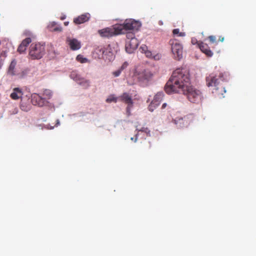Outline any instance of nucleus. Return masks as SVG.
Masks as SVG:
<instances>
[{
  "label": "nucleus",
  "mask_w": 256,
  "mask_h": 256,
  "mask_svg": "<svg viewBox=\"0 0 256 256\" xmlns=\"http://www.w3.org/2000/svg\"><path fill=\"white\" fill-rule=\"evenodd\" d=\"M26 48L24 45L20 44L19 46L18 51L20 52V53H22L25 52L26 50Z\"/></svg>",
  "instance_id": "nucleus-31"
},
{
  "label": "nucleus",
  "mask_w": 256,
  "mask_h": 256,
  "mask_svg": "<svg viewBox=\"0 0 256 256\" xmlns=\"http://www.w3.org/2000/svg\"><path fill=\"white\" fill-rule=\"evenodd\" d=\"M116 29L120 34L124 33V30H138L141 26V24L133 19L126 20L123 24H116Z\"/></svg>",
  "instance_id": "nucleus-4"
},
{
  "label": "nucleus",
  "mask_w": 256,
  "mask_h": 256,
  "mask_svg": "<svg viewBox=\"0 0 256 256\" xmlns=\"http://www.w3.org/2000/svg\"><path fill=\"white\" fill-rule=\"evenodd\" d=\"M32 42V39L30 38H27L24 40L21 44L24 45L26 48H27L28 45Z\"/></svg>",
  "instance_id": "nucleus-26"
},
{
  "label": "nucleus",
  "mask_w": 256,
  "mask_h": 256,
  "mask_svg": "<svg viewBox=\"0 0 256 256\" xmlns=\"http://www.w3.org/2000/svg\"><path fill=\"white\" fill-rule=\"evenodd\" d=\"M152 144L150 142L144 140L142 143V148L143 150L147 151L150 149Z\"/></svg>",
  "instance_id": "nucleus-21"
},
{
  "label": "nucleus",
  "mask_w": 256,
  "mask_h": 256,
  "mask_svg": "<svg viewBox=\"0 0 256 256\" xmlns=\"http://www.w3.org/2000/svg\"><path fill=\"white\" fill-rule=\"evenodd\" d=\"M121 72H122V71L120 69H118V70L112 72V74L114 76L118 77L120 75Z\"/></svg>",
  "instance_id": "nucleus-33"
},
{
  "label": "nucleus",
  "mask_w": 256,
  "mask_h": 256,
  "mask_svg": "<svg viewBox=\"0 0 256 256\" xmlns=\"http://www.w3.org/2000/svg\"><path fill=\"white\" fill-rule=\"evenodd\" d=\"M172 34L174 36H178L184 37L186 36V33L184 32H180V30L178 28H176L173 30Z\"/></svg>",
  "instance_id": "nucleus-24"
},
{
  "label": "nucleus",
  "mask_w": 256,
  "mask_h": 256,
  "mask_svg": "<svg viewBox=\"0 0 256 256\" xmlns=\"http://www.w3.org/2000/svg\"><path fill=\"white\" fill-rule=\"evenodd\" d=\"M90 18V14L86 13L79 16L74 20V22L76 24H80L88 22Z\"/></svg>",
  "instance_id": "nucleus-15"
},
{
  "label": "nucleus",
  "mask_w": 256,
  "mask_h": 256,
  "mask_svg": "<svg viewBox=\"0 0 256 256\" xmlns=\"http://www.w3.org/2000/svg\"><path fill=\"white\" fill-rule=\"evenodd\" d=\"M131 140H134V138H131Z\"/></svg>",
  "instance_id": "nucleus-43"
},
{
  "label": "nucleus",
  "mask_w": 256,
  "mask_h": 256,
  "mask_svg": "<svg viewBox=\"0 0 256 256\" xmlns=\"http://www.w3.org/2000/svg\"><path fill=\"white\" fill-rule=\"evenodd\" d=\"M52 92L49 90H44L42 94V96L45 98L44 99L48 101V100L50 99L52 96Z\"/></svg>",
  "instance_id": "nucleus-22"
},
{
  "label": "nucleus",
  "mask_w": 256,
  "mask_h": 256,
  "mask_svg": "<svg viewBox=\"0 0 256 256\" xmlns=\"http://www.w3.org/2000/svg\"><path fill=\"white\" fill-rule=\"evenodd\" d=\"M60 122L58 121V120H57V124H59Z\"/></svg>",
  "instance_id": "nucleus-42"
},
{
  "label": "nucleus",
  "mask_w": 256,
  "mask_h": 256,
  "mask_svg": "<svg viewBox=\"0 0 256 256\" xmlns=\"http://www.w3.org/2000/svg\"><path fill=\"white\" fill-rule=\"evenodd\" d=\"M224 37H223V36H220L219 37V40H220V42H224Z\"/></svg>",
  "instance_id": "nucleus-36"
},
{
  "label": "nucleus",
  "mask_w": 256,
  "mask_h": 256,
  "mask_svg": "<svg viewBox=\"0 0 256 256\" xmlns=\"http://www.w3.org/2000/svg\"><path fill=\"white\" fill-rule=\"evenodd\" d=\"M169 44L171 46V50L174 59L180 60L182 57L183 47L177 40L171 39L169 41Z\"/></svg>",
  "instance_id": "nucleus-6"
},
{
  "label": "nucleus",
  "mask_w": 256,
  "mask_h": 256,
  "mask_svg": "<svg viewBox=\"0 0 256 256\" xmlns=\"http://www.w3.org/2000/svg\"><path fill=\"white\" fill-rule=\"evenodd\" d=\"M180 94L186 95L188 100L192 102L199 103L202 101V95L200 91L190 84L186 88L184 92H182Z\"/></svg>",
  "instance_id": "nucleus-3"
},
{
  "label": "nucleus",
  "mask_w": 256,
  "mask_h": 256,
  "mask_svg": "<svg viewBox=\"0 0 256 256\" xmlns=\"http://www.w3.org/2000/svg\"><path fill=\"white\" fill-rule=\"evenodd\" d=\"M138 78L140 82L144 83H148L152 80L153 74L150 71L144 70L140 72L137 74Z\"/></svg>",
  "instance_id": "nucleus-10"
},
{
  "label": "nucleus",
  "mask_w": 256,
  "mask_h": 256,
  "mask_svg": "<svg viewBox=\"0 0 256 256\" xmlns=\"http://www.w3.org/2000/svg\"><path fill=\"white\" fill-rule=\"evenodd\" d=\"M218 77L216 74H212L206 78V83L208 87L214 86L212 94L216 96L221 98L224 97V94L226 92V90L225 87L220 84V80L222 81L226 80L228 75L226 72H220Z\"/></svg>",
  "instance_id": "nucleus-2"
},
{
  "label": "nucleus",
  "mask_w": 256,
  "mask_h": 256,
  "mask_svg": "<svg viewBox=\"0 0 256 256\" xmlns=\"http://www.w3.org/2000/svg\"><path fill=\"white\" fill-rule=\"evenodd\" d=\"M144 54L147 58H152V52L148 50L146 52H144Z\"/></svg>",
  "instance_id": "nucleus-35"
},
{
  "label": "nucleus",
  "mask_w": 256,
  "mask_h": 256,
  "mask_svg": "<svg viewBox=\"0 0 256 256\" xmlns=\"http://www.w3.org/2000/svg\"><path fill=\"white\" fill-rule=\"evenodd\" d=\"M106 48L102 46L98 47L95 51L99 55V56H103V55L105 52Z\"/></svg>",
  "instance_id": "nucleus-23"
},
{
  "label": "nucleus",
  "mask_w": 256,
  "mask_h": 256,
  "mask_svg": "<svg viewBox=\"0 0 256 256\" xmlns=\"http://www.w3.org/2000/svg\"><path fill=\"white\" fill-rule=\"evenodd\" d=\"M189 72L186 68L175 70L166 84L165 91L168 94L181 93L190 84Z\"/></svg>",
  "instance_id": "nucleus-1"
},
{
  "label": "nucleus",
  "mask_w": 256,
  "mask_h": 256,
  "mask_svg": "<svg viewBox=\"0 0 256 256\" xmlns=\"http://www.w3.org/2000/svg\"><path fill=\"white\" fill-rule=\"evenodd\" d=\"M70 77L84 88L90 86V82L82 78L76 71H72L70 74Z\"/></svg>",
  "instance_id": "nucleus-9"
},
{
  "label": "nucleus",
  "mask_w": 256,
  "mask_h": 256,
  "mask_svg": "<svg viewBox=\"0 0 256 256\" xmlns=\"http://www.w3.org/2000/svg\"><path fill=\"white\" fill-rule=\"evenodd\" d=\"M198 45L200 50L208 56L210 57L212 56L213 53L210 50L209 46L207 44L202 42H200L198 43Z\"/></svg>",
  "instance_id": "nucleus-16"
},
{
  "label": "nucleus",
  "mask_w": 256,
  "mask_h": 256,
  "mask_svg": "<svg viewBox=\"0 0 256 256\" xmlns=\"http://www.w3.org/2000/svg\"><path fill=\"white\" fill-rule=\"evenodd\" d=\"M45 54L44 45L40 43L32 44L30 48L29 55L33 59H40Z\"/></svg>",
  "instance_id": "nucleus-5"
},
{
  "label": "nucleus",
  "mask_w": 256,
  "mask_h": 256,
  "mask_svg": "<svg viewBox=\"0 0 256 256\" xmlns=\"http://www.w3.org/2000/svg\"><path fill=\"white\" fill-rule=\"evenodd\" d=\"M16 60H12L9 66L8 73L12 76L16 75L18 74L16 70Z\"/></svg>",
  "instance_id": "nucleus-18"
},
{
  "label": "nucleus",
  "mask_w": 256,
  "mask_h": 256,
  "mask_svg": "<svg viewBox=\"0 0 256 256\" xmlns=\"http://www.w3.org/2000/svg\"><path fill=\"white\" fill-rule=\"evenodd\" d=\"M118 98L120 101L124 102L128 104L126 110L127 112H129L131 108L133 105V102L131 96H130L128 94L124 92L122 94L118 97Z\"/></svg>",
  "instance_id": "nucleus-12"
},
{
  "label": "nucleus",
  "mask_w": 256,
  "mask_h": 256,
  "mask_svg": "<svg viewBox=\"0 0 256 256\" xmlns=\"http://www.w3.org/2000/svg\"><path fill=\"white\" fill-rule=\"evenodd\" d=\"M128 66V63L127 62H124L120 68H119L122 72Z\"/></svg>",
  "instance_id": "nucleus-34"
},
{
  "label": "nucleus",
  "mask_w": 256,
  "mask_h": 256,
  "mask_svg": "<svg viewBox=\"0 0 256 256\" xmlns=\"http://www.w3.org/2000/svg\"><path fill=\"white\" fill-rule=\"evenodd\" d=\"M192 122L191 116H186L183 117L178 116L173 120L174 124L178 128L188 126Z\"/></svg>",
  "instance_id": "nucleus-8"
},
{
  "label": "nucleus",
  "mask_w": 256,
  "mask_h": 256,
  "mask_svg": "<svg viewBox=\"0 0 256 256\" xmlns=\"http://www.w3.org/2000/svg\"><path fill=\"white\" fill-rule=\"evenodd\" d=\"M139 50L141 52L144 53L148 50V46L146 45L143 44L140 48Z\"/></svg>",
  "instance_id": "nucleus-32"
},
{
  "label": "nucleus",
  "mask_w": 256,
  "mask_h": 256,
  "mask_svg": "<svg viewBox=\"0 0 256 256\" xmlns=\"http://www.w3.org/2000/svg\"><path fill=\"white\" fill-rule=\"evenodd\" d=\"M70 49L72 50H79L81 47L80 42L76 38H68L66 40Z\"/></svg>",
  "instance_id": "nucleus-14"
},
{
  "label": "nucleus",
  "mask_w": 256,
  "mask_h": 256,
  "mask_svg": "<svg viewBox=\"0 0 256 256\" xmlns=\"http://www.w3.org/2000/svg\"><path fill=\"white\" fill-rule=\"evenodd\" d=\"M42 96L37 94H34L32 95V102L33 104L38 106H43L46 105L48 102Z\"/></svg>",
  "instance_id": "nucleus-11"
},
{
  "label": "nucleus",
  "mask_w": 256,
  "mask_h": 256,
  "mask_svg": "<svg viewBox=\"0 0 256 256\" xmlns=\"http://www.w3.org/2000/svg\"><path fill=\"white\" fill-rule=\"evenodd\" d=\"M137 140H138L137 135H136V138H134V142H136L137 141Z\"/></svg>",
  "instance_id": "nucleus-39"
},
{
  "label": "nucleus",
  "mask_w": 256,
  "mask_h": 256,
  "mask_svg": "<svg viewBox=\"0 0 256 256\" xmlns=\"http://www.w3.org/2000/svg\"><path fill=\"white\" fill-rule=\"evenodd\" d=\"M49 30L51 32H60L62 30V28L60 25L58 24L56 22H50L48 26Z\"/></svg>",
  "instance_id": "nucleus-19"
},
{
  "label": "nucleus",
  "mask_w": 256,
  "mask_h": 256,
  "mask_svg": "<svg viewBox=\"0 0 256 256\" xmlns=\"http://www.w3.org/2000/svg\"><path fill=\"white\" fill-rule=\"evenodd\" d=\"M166 103H164L162 104V109L166 107Z\"/></svg>",
  "instance_id": "nucleus-37"
},
{
  "label": "nucleus",
  "mask_w": 256,
  "mask_h": 256,
  "mask_svg": "<svg viewBox=\"0 0 256 256\" xmlns=\"http://www.w3.org/2000/svg\"><path fill=\"white\" fill-rule=\"evenodd\" d=\"M64 18V17H62V18H61V20H63Z\"/></svg>",
  "instance_id": "nucleus-41"
},
{
  "label": "nucleus",
  "mask_w": 256,
  "mask_h": 256,
  "mask_svg": "<svg viewBox=\"0 0 256 256\" xmlns=\"http://www.w3.org/2000/svg\"><path fill=\"white\" fill-rule=\"evenodd\" d=\"M138 45V40L133 38L132 40H126V50L128 53L132 52L133 50H136Z\"/></svg>",
  "instance_id": "nucleus-13"
},
{
  "label": "nucleus",
  "mask_w": 256,
  "mask_h": 256,
  "mask_svg": "<svg viewBox=\"0 0 256 256\" xmlns=\"http://www.w3.org/2000/svg\"><path fill=\"white\" fill-rule=\"evenodd\" d=\"M21 108H22V110H26V109H25V108H23V106H22V104H21Z\"/></svg>",
  "instance_id": "nucleus-40"
},
{
  "label": "nucleus",
  "mask_w": 256,
  "mask_h": 256,
  "mask_svg": "<svg viewBox=\"0 0 256 256\" xmlns=\"http://www.w3.org/2000/svg\"><path fill=\"white\" fill-rule=\"evenodd\" d=\"M76 60L81 63H84L88 61L87 58H84L82 55L78 54L77 56Z\"/></svg>",
  "instance_id": "nucleus-28"
},
{
  "label": "nucleus",
  "mask_w": 256,
  "mask_h": 256,
  "mask_svg": "<svg viewBox=\"0 0 256 256\" xmlns=\"http://www.w3.org/2000/svg\"><path fill=\"white\" fill-rule=\"evenodd\" d=\"M23 95V92L22 88H15L12 90V92L10 94L12 99L16 100L21 98Z\"/></svg>",
  "instance_id": "nucleus-17"
},
{
  "label": "nucleus",
  "mask_w": 256,
  "mask_h": 256,
  "mask_svg": "<svg viewBox=\"0 0 256 256\" xmlns=\"http://www.w3.org/2000/svg\"><path fill=\"white\" fill-rule=\"evenodd\" d=\"M116 24L112 28H106L98 30V34L102 38H108L120 34L119 32L116 29Z\"/></svg>",
  "instance_id": "nucleus-7"
},
{
  "label": "nucleus",
  "mask_w": 256,
  "mask_h": 256,
  "mask_svg": "<svg viewBox=\"0 0 256 256\" xmlns=\"http://www.w3.org/2000/svg\"><path fill=\"white\" fill-rule=\"evenodd\" d=\"M164 94L163 92H158L154 96V100H152L156 104V105H160V102L162 100Z\"/></svg>",
  "instance_id": "nucleus-20"
},
{
  "label": "nucleus",
  "mask_w": 256,
  "mask_h": 256,
  "mask_svg": "<svg viewBox=\"0 0 256 256\" xmlns=\"http://www.w3.org/2000/svg\"><path fill=\"white\" fill-rule=\"evenodd\" d=\"M210 42L212 44H216V38L214 36H210L208 37Z\"/></svg>",
  "instance_id": "nucleus-30"
},
{
  "label": "nucleus",
  "mask_w": 256,
  "mask_h": 256,
  "mask_svg": "<svg viewBox=\"0 0 256 256\" xmlns=\"http://www.w3.org/2000/svg\"><path fill=\"white\" fill-rule=\"evenodd\" d=\"M118 98L114 96V95L110 96L106 100V102L110 103L112 102H116Z\"/></svg>",
  "instance_id": "nucleus-25"
},
{
  "label": "nucleus",
  "mask_w": 256,
  "mask_h": 256,
  "mask_svg": "<svg viewBox=\"0 0 256 256\" xmlns=\"http://www.w3.org/2000/svg\"><path fill=\"white\" fill-rule=\"evenodd\" d=\"M126 40H132L133 38H136L134 37V34L133 32H128L126 34Z\"/></svg>",
  "instance_id": "nucleus-29"
},
{
  "label": "nucleus",
  "mask_w": 256,
  "mask_h": 256,
  "mask_svg": "<svg viewBox=\"0 0 256 256\" xmlns=\"http://www.w3.org/2000/svg\"><path fill=\"white\" fill-rule=\"evenodd\" d=\"M156 102H154L153 100L150 102V105L148 106V108L150 111L152 112L159 105H156Z\"/></svg>",
  "instance_id": "nucleus-27"
},
{
  "label": "nucleus",
  "mask_w": 256,
  "mask_h": 256,
  "mask_svg": "<svg viewBox=\"0 0 256 256\" xmlns=\"http://www.w3.org/2000/svg\"><path fill=\"white\" fill-rule=\"evenodd\" d=\"M68 24H69V22H64V25L65 26H68Z\"/></svg>",
  "instance_id": "nucleus-38"
}]
</instances>
